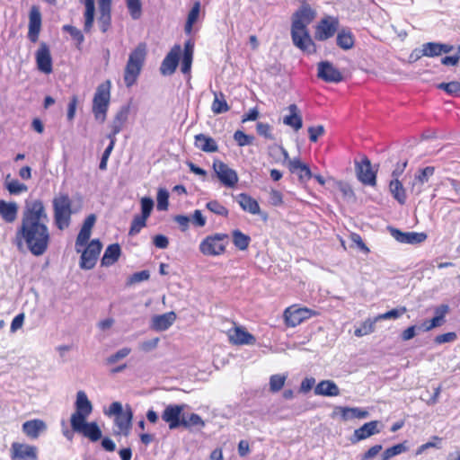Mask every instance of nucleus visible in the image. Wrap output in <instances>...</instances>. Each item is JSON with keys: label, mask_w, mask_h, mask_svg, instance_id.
Wrapping results in <instances>:
<instances>
[{"label": "nucleus", "mask_w": 460, "mask_h": 460, "mask_svg": "<svg viewBox=\"0 0 460 460\" xmlns=\"http://www.w3.org/2000/svg\"><path fill=\"white\" fill-rule=\"evenodd\" d=\"M180 54L181 46L175 45L165 56L161 64L160 72L162 75H170L175 72L179 63Z\"/></svg>", "instance_id": "nucleus-17"}, {"label": "nucleus", "mask_w": 460, "mask_h": 460, "mask_svg": "<svg viewBox=\"0 0 460 460\" xmlns=\"http://www.w3.org/2000/svg\"><path fill=\"white\" fill-rule=\"evenodd\" d=\"M127 7L132 19L137 20L141 17L142 4L140 0H127Z\"/></svg>", "instance_id": "nucleus-46"}, {"label": "nucleus", "mask_w": 460, "mask_h": 460, "mask_svg": "<svg viewBox=\"0 0 460 460\" xmlns=\"http://www.w3.org/2000/svg\"><path fill=\"white\" fill-rule=\"evenodd\" d=\"M380 426L381 424L378 420H372L363 424L360 428L354 430L353 435L349 438L350 442L352 444H357L361 440L380 433Z\"/></svg>", "instance_id": "nucleus-14"}, {"label": "nucleus", "mask_w": 460, "mask_h": 460, "mask_svg": "<svg viewBox=\"0 0 460 460\" xmlns=\"http://www.w3.org/2000/svg\"><path fill=\"white\" fill-rule=\"evenodd\" d=\"M199 12H200V3L195 2L188 14L187 22L185 24L184 31L187 34H191L192 26L198 21L199 16Z\"/></svg>", "instance_id": "nucleus-41"}, {"label": "nucleus", "mask_w": 460, "mask_h": 460, "mask_svg": "<svg viewBox=\"0 0 460 460\" xmlns=\"http://www.w3.org/2000/svg\"><path fill=\"white\" fill-rule=\"evenodd\" d=\"M120 247L118 243L110 244L102 258V266H111L114 264L120 256Z\"/></svg>", "instance_id": "nucleus-36"}, {"label": "nucleus", "mask_w": 460, "mask_h": 460, "mask_svg": "<svg viewBox=\"0 0 460 460\" xmlns=\"http://www.w3.org/2000/svg\"><path fill=\"white\" fill-rule=\"evenodd\" d=\"M181 426L189 428L190 426H204V421L199 414L191 413L188 419L181 418Z\"/></svg>", "instance_id": "nucleus-54"}, {"label": "nucleus", "mask_w": 460, "mask_h": 460, "mask_svg": "<svg viewBox=\"0 0 460 460\" xmlns=\"http://www.w3.org/2000/svg\"><path fill=\"white\" fill-rule=\"evenodd\" d=\"M256 128H257V132L260 136H262L268 139L274 138L272 132H271V127L268 123L258 122Z\"/></svg>", "instance_id": "nucleus-61"}, {"label": "nucleus", "mask_w": 460, "mask_h": 460, "mask_svg": "<svg viewBox=\"0 0 460 460\" xmlns=\"http://www.w3.org/2000/svg\"><path fill=\"white\" fill-rule=\"evenodd\" d=\"M314 394L323 396H338L340 389L332 380H323L314 387Z\"/></svg>", "instance_id": "nucleus-32"}, {"label": "nucleus", "mask_w": 460, "mask_h": 460, "mask_svg": "<svg viewBox=\"0 0 460 460\" xmlns=\"http://www.w3.org/2000/svg\"><path fill=\"white\" fill-rule=\"evenodd\" d=\"M315 17L316 11L308 4H302L292 15L291 38L293 44L307 53L315 51V45L307 29Z\"/></svg>", "instance_id": "nucleus-3"}, {"label": "nucleus", "mask_w": 460, "mask_h": 460, "mask_svg": "<svg viewBox=\"0 0 460 460\" xmlns=\"http://www.w3.org/2000/svg\"><path fill=\"white\" fill-rule=\"evenodd\" d=\"M453 49L452 45L437 43V42H428L422 45L421 54L425 57H438L442 53H449Z\"/></svg>", "instance_id": "nucleus-29"}, {"label": "nucleus", "mask_w": 460, "mask_h": 460, "mask_svg": "<svg viewBox=\"0 0 460 460\" xmlns=\"http://www.w3.org/2000/svg\"><path fill=\"white\" fill-rule=\"evenodd\" d=\"M41 28V13L38 7L32 6L29 14L28 38L31 42H36Z\"/></svg>", "instance_id": "nucleus-21"}, {"label": "nucleus", "mask_w": 460, "mask_h": 460, "mask_svg": "<svg viewBox=\"0 0 460 460\" xmlns=\"http://www.w3.org/2000/svg\"><path fill=\"white\" fill-rule=\"evenodd\" d=\"M435 168L433 166H427L419 171L415 175L417 183L424 184L429 181V178L434 174Z\"/></svg>", "instance_id": "nucleus-50"}, {"label": "nucleus", "mask_w": 460, "mask_h": 460, "mask_svg": "<svg viewBox=\"0 0 460 460\" xmlns=\"http://www.w3.org/2000/svg\"><path fill=\"white\" fill-rule=\"evenodd\" d=\"M206 208L212 213L226 217L229 214L228 209L220 204L217 200H210L207 203Z\"/></svg>", "instance_id": "nucleus-48"}, {"label": "nucleus", "mask_w": 460, "mask_h": 460, "mask_svg": "<svg viewBox=\"0 0 460 460\" xmlns=\"http://www.w3.org/2000/svg\"><path fill=\"white\" fill-rule=\"evenodd\" d=\"M95 221L96 217L93 214L89 215L84 219L75 241V247L77 252H80L79 247L84 246L90 239L92 228L93 227Z\"/></svg>", "instance_id": "nucleus-24"}, {"label": "nucleus", "mask_w": 460, "mask_h": 460, "mask_svg": "<svg viewBox=\"0 0 460 460\" xmlns=\"http://www.w3.org/2000/svg\"><path fill=\"white\" fill-rule=\"evenodd\" d=\"M85 7L84 13V30L85 32H90L94 22L95 14V0H79Z\"/></svg>", "instance_id": "nucleus-33"}, {"label": "nucleus", "mask_w": 460, "mask_h": 460, "mask_svg": "<svg viewBox=\"0 0 460 460\" xmlns=\"http://www.w3.org/2000/svg\"><path fill=\"white\" fill-rule=\"evenodd\" d=\"M13 460H37V448L33 446L13 443Z\"/></svg>", "instance_id": "nucleus-20"}, {"label": "nucleus", "mask_w": 460, "mask_h": 460, "mask_svg": "<svg viewBox=\"0 0 460 460\" xmlns=\"http://www.w3.org/2000/svg\"><path fill=\"white\" fill-rule=\"evenodd\" d=\"M288 115L284 116L283 123L291 127L295 131H298L303 127L302 116L296 104H290L288 107Z\"/></svg>", "instance_id": "nucleus-28"}, {"label": "nucleus", "mask_w": 460, "mask_h": 460, "mask_svg": "<svg viewBox=\"0 0 460 460\" xmlns=\"http://www.w3.org/2000/svg\"><path fill=\"white\" fill-rule=\"evenodd\" d=\"M441 90H444L452 96L460 97V83L452 81L449 83H441L438 85Z\"/></svg>", "instance_id": "nucleus-47"}, {"label": "nucleus", "mask_w": 460, "mask_h": 460, "mask_svg": "<svg viewBox=\"0 0 460 460\" xmlns=\"http://www.w3.org/2000/svg\"><path fill=\"white\" fill-rule=\"evenodd\" d=\"M288 169L292 173L297 174L301 181H306L313 176L309 167L298 158H294L288 162Z\"/></svg>", "instance_id": "nucleus-30"}, {"label": "nucleus", "mask_w": 460, "mask_h": 460, "mask_svg": "<svg viewBox=\"0 0 460 460\" xmlns=\"http://www.w3.org/2000/svg\"><path fill=\"white\" fill-rule=\"evenodd\" d=\"M356 169L358 178L362 183L371 186L376 184V172L372 170L371 163L367 158H364L358 164Z\"/></svg>", "instance_id": "nucleus-23"}, {"label": "nucleus", "mask_w": 460, "mask_h": 460, "mask_svg": "<svg viewBox=\"0 0 460 460\" xmlns=\"http://www.w3.org/2000/svg\"><path fill=\"white\" fill-rule=\"evenodd\" d=\"M175 320L176 314L174 312L155 315L152 318V328L157 332L165 331L172 325Z\"/></svg>", "instance_id": "nucleus-27"}, {"label": "nucleus", "mask_w": 460, "mask_h": 460, "mask_svg": "<svg viewBox=\"0 0 460 460\" xmlns=\"http://www.w3.org/2000/svg\"><path fill=\"white\" fill-rule=\"evenodd\" d=\"M130 352H131V349L127 348V347L122 348V349H119L116 353L111 355L107 358V363L110 364V365L115 364L118 361H119V360L125 358L126 357H128Z\"/></svg>", "instance_id": "nucleus-56"}, {"label": "nucleus", "mask_w": 460, "mask_h": 460, "mask_svg": "<svg viewBox=\"0 0 460 460\" xmlns=\"http://www.w3.org/2000/svg\"><path fill=\"white\" fill-rule=\"evenodd\" d=\"M376 323H377V321H376V317L373 320H371V319L367 320L360 325V327H358L355 330V332H354L355 335L357 337H362V336L367 335L369 333H372L375 330V324Z\"/></svg>", "instance_id": "nucleus-45"}, {"label": "nucleus", "mask_w": 460, "mask_h": 460, "mask_svg": "<svg viewBox=\"0 0 460 460\" xmlns=\"http://www.w3.org/2000/svg\"><path fill=\"white\" fill-rule=\"evenodd\" d=\"M213 170L224 186L233 188L238 182L237 172L224 162L214 160Z\"/></svg>", "instance_id": "nucleus-8"}, {"label": "nucleus", "mask_w": 460, "mask_h": 460, "mask_svg": "<svg viewBox=\"0 0 460 460\" xmlns=\"http://www.w3.org/2000/svg\"><path fill=\"white\" fill-rule=\"evenodd\" d=\"M146 219L147 218L143 217L141 216H135L132 220L128 234L130 235L137 234L141 231V229L146 226Z\"/></svg>", "instance_id": "nucleus-51"}, {"label": "nucleus", "mask_w": 460, "mask_h": 460, "mask_svg": "<svg viewBox=\"0 0 460 460\" xmlns=\"http://www.w3.org/2000/svg\"><path fill=\"white\" fill-rule=\"evenodd\" d=\"M45 429L46 424L40 420H28L22 424V431L31 438H37Z\"/></svg>", "instance_id": "nucleus-34"}, {"label": "nucleus", "mask_w": 460, "mask_h": 460, "mask_svg": "<svg viewBox=\"0 0 460 460\" xmlns=\"http://www.w3.org/2000/svg\"><path fill=\"white\" fill-rule=\"evenodd\" d=\"M228 234L217 233L208 235L199 244V251L207 256H218L226 252Z\"/></svg>", "instance_id": "nucleus-7"}, {"label": "nucleus", "mask_w": 460, "mask_h": 460, "mask_svg": "<svg viewBox=\"0 0 460 460\" xmlns=\"http://www.w3.org/2000/svg\"><path fill=\"white\" fill-rule=\"evenodd\" d=\"M456 338H457L456 333L454 332H447V333L436 336L434 341L437 344H443V343H447V342H453L456 340Z\"/></svg>", "instance_id": "nucleus-63"}, {"label": "nucleus", "mask_w": 460, "mask_h": 460, "mask_svg": "<svg viewBox=\"0 0 460 460\" xmlns=\"http://www.w3.org/2000/svg\"><path fill=\"white\" fill-rule=\"evenodd\" d=\"M147 54L146 43H139L128 55L124 69V83L127 87L134 85L140 75Z\"/></svg>", "instance_id": "nucleus-4"}, {"label": "nucleus", "mask_w": 460, "mask_h": 460, "mask_svg": "<svg viewBox=\"0 0 460 460\" xmlns=\"http://www.w3.org/2000/svg\"><path fill=\"white\" fill-rule=\"evenodd\" d=\"M63 31L69 33L70 36L75 40H76L78 45H81L84 42V37L82 31L79 29H77L76 27L66 24V25L63 26Z\"/></svg>", "instance_id": "nucleus-53"}, {"label": "nucleus", "mask_w": 460, "mask_h": 460, "mask_svg": "<svg viewBox=\"0 0 460 460\" xmlns=\"http://www.w3.org/2000/svg\"><path fill=\"white\" fill-rule=\"evenodd\" d=\"M389 190L393 197L401 204L406 202V193L402 182L398 179L390 181Z\"/></svg>", "instance_id": "nucleus-38"}, {"label": "nucleus", "mask_w": 460, "mask_h": 460, "mask_svg": "<svg viewBox=\"0 0 460 460\" xmlns=\"http://www.w3.org/2000/svg\"><path fill=\"white\" fill-rule=\"evenodd\" d=\"M75 411L70 418L71 428L74 432L87 438L93 442L102 438V430L94 421L87 422L86 420L93 412V404L85 392L78 391L75 402Z\"/></svg>", "instance_id": "nucleus-2"}, {"label": "nucleus", "mask_w": 460, "mask_h": 460, "mask_svg": "<svg viewBox=\"0 0 460 460\" xmlns=\"http://www.w3.org/2000/svg\"><path fill=\"white\" fill-rule=\"evenodd\" d=\"M406 307L402 306L400 308H395L393 310H390L385 314H378L376 316V321H381V320H389V319H398L401 317L405 312Z\"/></svg>", "instance_id": "nucleus-49"}, {"label": "nucleus", "mask_w": 460, "mask_h": 460, "mask_svg": "<svg viewBox=\"0 0 460 460\" xmlns=\"http://www.w3.org/2000/svg\"><path fill=\"white\" fill-rule=\"evenodd\" d=\"M317 76L327 83H340L343 80L341 72L329 61L318 63Z\"/></svg>", "instance_id": "nucleus-11"}, {"label": "nucleus", "mask_w": 460, "mask_h": 460, "mask_svg": "<svg viewBox=\"0 0 460 460\" xmlns=\"http://www.w3.org/2000/svg\"><path fill=\"white\" fill-rule=\"evenodd\" d=\"M184 407V404H170L165 407L162 414V419L168 423L170 429H175L181 426Z\"/></svg>", "instance_id": "nucleus-13"}, {"label": "nucleus", "mask_w": 460, "mask_h": 460, "mask_svg": "<svg viewBox=\"0 0 460 460\" xmlns=\"http://www.w3.org/2000/svg\"><path fill=\"white\" fill-rule=\"evenodd\" d=\"M7 178H9V176ZM4 187L11 195H19L28 190V187L18 180L8 181V179H6Z\"/></svg>", "instance_id": "nucleus-42"}, {"label": "nucleus", "mask_w": 460, "mask_h": 460, "mask_svg": "<svg viewBox=\"0 0 460 460\" xmlns=\"http://www.w3.org/2000/svg\"><path fill=\"white\" fill-rule=\"evenodd\" d=\"M339 20L332 16H327L321 20L315 31V38L323 41L332 38L337 31Z\"/></svg>", "instance_id": "nucleus-10"}, {"label": "nucleus", "mask_w": 460, "mask_h": 460, "mask_svg": "<svg viewBox=\"0 0 460 460\" xmlns=\"http://www.w3.org/2000/svg\"><path fill=\"white\" fill-rule=\"evenodd\" d=\"M122 404L119 402H112L108 411H105L104 413L107 416H114L117 417L124 412Z\"/></svg>", "instance_id": "nucleus-62"}, {"label": "nucleus", "mask_w": 460, "mask_h": 460, "mask_svg": "<svg viewBox=\"0 0 460 460\" xmlns=\"http://www.w3.org/2000/svg\"><path fill=\"white\" fill-rule=\"evenodd\" d=\"M388 230L391 235L401 243L419 244L427 239L425 233L402 232L394 227H389Z\"/></svg>", "instance_id": "nucleus-15"}, {"label": "nucleus", "mask_w": 460, "mask_h": 460, "mask_svg": "<svg viewBox=\"0 0 460 460\" xmlns=\"http://www.w3.org/2000/svg\"><path fill=\"white\" fill-rule=\"evenodd\" d=\"M48 222L49 217L43 202L40 199L26 200L13 243L19 249L26 246L34 256L43 255L50 243Z\"/></svg>", "instance_id": "nucleus-1"}, {"label": "nucleus", "mask_w": 460, "mask_h": 460, "mask_svg": "<svg viewBox=\"0 0 460 460\" xmlns=\"http://www.w3.org/2000/svg\"><path fill=\"white\" fill-rule=\"evenodd\" d=\"M111 98V82L101 84L94 93L93 100V113L101 122L106 119V114Z\"/></svg>", "instance_id": "nucleus-5"}, {"label": "nucleus", "mask_w": 460, "mask_h": 460, "mask_svg": "<svg viewBox=\"0 0 460 460\" xmlns=\"http://www.w3.org/2000/svg\"><path fill=\"white\" fill-rule=\"evenodd\" d=\"M132 419L133 411L131 407L127 404L124 412L114 418V424L117 428L114 433L117 435H123L128 437L130 433Z\"/></svg>", "instance_id": "nucleus-16"}, {"label": "nucleus", "mask_w": 460, "mask_h": 460, "mask_svg": "<svg viewBox=\"0 0 460 460\" xmlns=\"http://www.w3.org/2000/svg\"><path fill=\"white\" fill-rule=\"evenodd\" d=\"M287 375L276 374L270 377V391L277 393L282 389L287 380Z\"/></svg>", "instance_id": "nucleus-43"}, {"label": "nucleus", "mask_w": 460, "mask_h": 460, "mask_svg": "<svg viewBox=\"0 0 460 460\" xmlns=\"http://www.w3.org/2000/svg\"><path fill=\"white\" fill-rule=\"evenodd\" d=\"M228 339L234 345H253L256 342L255 337L240 326L228 331Z\"/></svg>", "instance_id": "nucleus-19"}, {"label": "nucleus", "mask_w": 460, "mask_h": 460, "mask_svg": "<svg viewBox=\"0 0 460 460\" xmlns=\"http://www.w3.org/2000/svg\"><path fill=\"white\" fill-rule=\"evenodd\" d=\"M354 36L349 30H341L338 32L336 42L337 45L345 50L350 49L354 46Z\"/></svg>", "instance_id": "nucleus-37"}, {"label": "nucleus", "mask_w": 460, "mask_h": 460, "mask_svg": "<svg viewBox=\"0 0 460 460\" xmlns=\"http://www.w3.org/2000/svg\"><path fill=\"white\" fill-rule=\"evenodd\" d=\"M275 153H280V155L283 156V160L281 161L283 164H288V162L292 160L289 159V155L288 151L281 146L274 145L269 147L270 156H274Z\"/></svg>", "instance_id": "nucleus-59"}, {"label": "nucleus", "mask_w": 460, "mask_h": 460, "mask_svg": "<svg viewBox=\"0 0 460 460\" xmlns=\"http://www.w3.org/2000/svg\"><path fill=\"white\" fill-rule=\"evenodd\" d=\"M234 139L236 141L238 146H249L252 143L253 137L245 134L242 130H237L234 134Z\"/></svg>", "instance_id": "nucleus-55"}, {"label": "nucleus", "mask_w": 460, "mask_h": 460, "mask_svg": "<svg viewBox=\"0 0 460 460\" xmlns=\"http://www.w3.org/2000/svg\"><path fill=\"white\" fill-rule=\"evenodd\" d=\"M111 1L98 0L99 17L97 19L100 30L105 33L111 24Z\"/></svg>", "instance_id": "nucleus-18"}, {"label": "nucleus", "mask_w": 460, "mask_h": 460, "mask_svg": "<svg viewBox=\"0 0 460 460\" xmlns=\"http://www.w3.org/2000/svg\"><path fill=\"white\" fill-rule=\"evenodd\" d=\"M19 207L16 202L0 199V217L8 224L13 223L18 217Z\"/></svg>", "instance_id": "nucleus-26"}, {"label": "nucleus", "mask_w": 460, "mask_h": 460, "mask_svg": "<svg viewBox=\"0 0 460 460\" xmlns=\"http://www.w3.org/2000/svg\"><path fill=\"white\" fill-rule=\"evenodd\" d=\"M340 413L343 420H349L352 419H366L369 416L368 411L358 408V407H342L337 406L333 411V414Z\"/></svg>", "instance_id": "nucleus-25"}, {"label": "nucleus", "mask_w": 460, "mask_h": 460, "mask_svg": "<svg viewBox=\"0 0 460 460\" xmlns=\"http://www.w3.org/2000/svg\"><path fill=\"white\" fill-rule=\"evenodd\" d=\"M214 101L211 105V110L215 114H221L229 111V106L222 93L213 92Z\"/></svg>", "instance_id": "nucleus-39"}, {"label": "nucleus", "mask_w": 460, "mask_h": 460, "mask_svg": "<svg viewBox=\"0 0 460 460\" xmlns=\"http://www.w3.org/2000/svg\"><path fill=\"white\" fill-rule=\"evenodd\" d=\"M154 208V200L151 198L144 197L141 199V217L148 218Z\"/></svg>", "instance_id": "nucleus-57"}, {"label": "nucleus", "mask_w": 460, "mask_h": 460, "mask_svg": "<svg viewBox=\"0 0 460 460\" xmlns=\"http://www.w3.org/2000/svg\"><path fill=\"white\" fill-rule=\"evenodd\" d=\"M194 145L197 148L207 153L217 152L218 149L217 144L215 141V139L205 134L196 135Z\"/></svg>", "instance_id": "nucleus-31"}, {"label": "nucleus", "mask_w": 460, "mask_h": 460, "mask_svg": "<svg viewBox=\"0 0 460 460\" xmlns=\"http://www.w3.org/2000/svg\"><path fill=\"white\" fill-rule=\"evenodd\" d=\"M54 220L59 230L69 226L71 218V200L66 194H61L53 199Z\"/></svg>", "instance_id": "nucleus-6"}, {"label": "nucleus", "mask_w": 460, "mask_h": 460, "mask_svg": "<svg viewBox=\"0 0 460 460\" xmlns=\"http://www.w3.org/2000/svg\"><path fill=\"white\" fill-rule=\"evenodd\" d=\"M407 449L405 443H400L393 446L385 450L382 456V460H390L391 458L406 452Z\"/></svg>", "instance_id": "nucleus-44"}, {"label": "nucleus", "mask_w": 460, "mask_h": 460, "mask_svg": "<svg viewBox=\"0 0 460 460\" xmlns=\"http://www.w3.org/2000/svg\"><path fill=\"white\" fill-rule=\"evenodd\" d=\"M102 247L98 239L93 240L81 255L80 267L84 270L93 269L96 264Z\"/></svg>", "instance_id": "nucleus-9"}, {"label": "nucleus", "mask_w": 460, "mask_h": 460, "mask_svg": "<svg viewBox=\"0 0 460 460\" xmlns=\"http://www.w3.org/2000/svg\"><path fill=\"white\" fill-rule=\"evenodd\" d=\"M237 202L244 211H247L252 215H258L260 213V206L258 202L253 198L245 193H241L238 195Z\"/></svg>", "instance_id": "nucleus-35"}, {"label": "nucleus", "mask_w": 460, "mask_h": 460, "mask_svg": "<svg viewBox=\"0 0 460 460\" xmlns=\"http://www.w3.org/2000/svg\"><path fill=\"white\" fill-rule=\"evenodd\" d=\"M233 243L240 251H245L251 243V237L239 229H235L232 232Z\"/></svg>", "instance_id": "nucleus-40"}, {"label": "nucleus", "mask_w": 460, "mask_h": 460, "mask_svg": "<svg viewBox=\"0 0 460 460\" xmlns=\"http://www.w3.org/2000/svg\"><path fill=\"white\" fill-rule=\"evenodd\" d=\"M36 62L40 71L45 74L52 72V58L49 49L45 43H41L36 52Z\"/></svg>", "instance_id": "nucleus-22"}, {"label": "nucleus", "mask_w": 460, "mask_h": 460, "mask_svg": "<svg viewBox=\"0 0 460 460\" xmlns=\"http://www.w3.org/2000/svg\"><path fill=\"white\" fill-rule=\"evenodd\" d=\"M325 132L324 127L323 125H318L316 127H309L308 134L309 139L311 142H316L320 137H322Z\"/></svg>", "instance_id": "nucleus-60"}, {"label": "nucleus", "mask_w": 460, "mask_h": 460, "mask_svg": "<svg viewBox=\"0 0 460 460\" xmlns=\"http://www.w3.org/2000/svg\"><path fill=\"white\" fill-rule=\"evenodd\" d=\"M169 192L165 189H159L157 193V209L160 211L168 208Z\"/></svg>", "instance_id": "nucleus-52"}, {"label": "nucleus", "mask_w": 460, "mask_h": 460, "mask_svg": "<svg viewBox=\"0 0 460 460\" xmlns=\"http://www.w3.org/2000/svg\"><path fill=\"white\" fill-rule=\"evenodd\" d=\"M313 314V312L306 307L296 308L290 306L284 312L286 324L290 327L299 325L305 320L309 319Z\"/></svg>", "instance_id": "nucleus-12"}, {"label": "nucleus", "mask_w": 460, "mask_h": 460, "mask_svg": "<svg viewBox=\"0 0 460 460\" xmlns=\"http://www.w3.org/2000/svg\"><path fill=\"white\" fill-rule=\"evenodd\" d=\"M448 305L442 304L434 309L435 316L434 319H438V323L443 325L445 323V316L449 313Z\"/></svg>", "instance_id": "nucleus-58"}, {"label": "nucleus", "mask_w": 460, "mask_h": 460, "mask_svg": "<svg viewBox=\"0 0 460 460\" xmlns=\"http://www.w3.org/2000/svg\"><path fill=\"white\" fill-rule=\"evenodd\" d=\"M382 446L381 445H375L373 447H371L367 452H365L360 459L361 460H370L372 458H374L375 456H376L379 452L382 450Z\"/></svg>", "instance_id": "nucleus-64"}]
</instances>
